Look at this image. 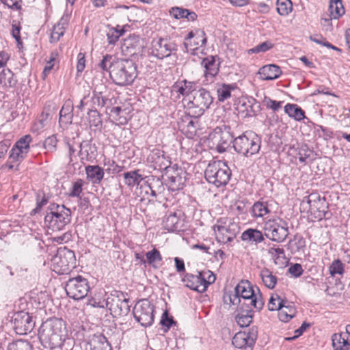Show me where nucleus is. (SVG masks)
Here are the masks:
<instances>
[{
  "label": "nucleus",
  "mask_w": 350,
  "mask_h": 350,
  "mask_svg": "<svg viewBox=\"0 0 350 350\" xmlns=\"http://www.w3.org/2000/svg\"><path fill=\"white\" fill-rule=\"evenodd\" d=\"M63 326L64 322L58 319H50L42 323L38 336L44 347L52 349L62 344Z\"/></svg>",
  "instance_id": "obj_1"
},
{
  "label": "nucleus",
  "mask_w": 350,
  "mask_h": 350,
  "mask_svg": "<svg viewBox=\"0 0 350 350\" xmlns=\"http://www.w3.org/2000/svg\"><path fill=\"white\" fill-rule=\"evenodd\" d=\"M113 82L120 86L129 85L137 77V66L129 59H117L113 70H109Z\"/></svg>",
  "instance_id": "obj_2"
},
{
  "label": "nucleus",
  "mask_w": 350,
  "mask_h": 350,
  "mask_svg": "<svg viewBox=\"0 0 350 350\" xmlns=\"http://www.w3.org/2000/svg\"><path fill=\"white\" fill-rule=\"evenodd\" d=\"M71 221V211L64 205L51 204L44 217L46 226L53 232L64 229Z\"/></svg>",
  "instance_id": "obj_3"
},
{
  "label": "nucleus",
  "mask_w": 350,
  "mask_h": 350,
  "mask_svg": "<svg viewBox=\"0 0 350 350\" xmlns=\"http://www.w3.org/2000/svg\"><path fill=\"white\" fill-rule=\"evenodd\" d=\"M213 101L210 92L204 88H200L185 99L184 106L190 116L198 118L204 113Z\"/></svg>",
  "instance_id": "obj_4"
},
{
  "label": "nucleus",
  "mask_w": 350,
  "mask_h": 350,
  "mask_svg": "<svg viewBox=\"0 0 350 350\" xmlns=\"http://www.w3.org/2000/svg\"><path fill=\"white\" fill-rule=\"evenodd\" d=\"M234 150L245 157L258 153L261 147V139L253 132H245L233 141Z\"/></svg>",
  "instance_id": "obj_5"
},
{
  "label": "nucleus",
  "mask_w": 350,
  "mask_h": 350,
  "mask_svg": "<svg viewBox=\"0 0 350 350\" xmlns=\"http://www.w3.org/2000/svg\"><path fill=\"white\" fill-rule=\"evenodd\" d=\"M204 176L209 183L218 187L228 183L231 170L225 162L220 160L213 161L207 165Z\"/></svg>",
  "instance_id": "obj_6"
},
{
  "label": "nucleus",
  "mask_w": 350,
  "mask_h": 350,
  "mask_svg": "<svg viewBox=\"0 0 350 350\" xmlns=\"http://www.w3.org/2000/svg\"><path fill=\"white\" fill-rule=\"evenodd\" d=\"M302 205L305 208H308V212L312 221L331 217L332 214L328 211V204L325 198H321L318 194L312 193L305 198Z\"/></svg>",
  "instance_id": "obj_7"
},
{
  "label": "nucleus",
  "mask_w": 350,
  "mask_h": 350,
  "mask_svg": "<svg viewBox=\"0 0 350 350\" xmlns=\"http://www.w3.org/2000/svg\"><path fill=\"white\" fill-rule=\"evenodd\" d=\"M256 290L258 294H256L255 290L247 280L241 281L235 287L237 295L244 300L243 304L247 305L250 308V310H252V308L260 310L264 305L258 287H256Z\"/></svg>",
  "instance_id": "obj_8"
},
{
  "label": "nucleus",
  "mask_w": 350,
  "mask_h": 350,
  "mask_svg": "<svg viewBox=\"0 0 350 350\" xmlns=\"http://www.w3.org/2000/svg\"><path fill=\"white\" fill-rule=\"evenodd\" d=\"M264 231L268 239L278 243L284 241L289 234L286 221L280 218L266 221Z\"/></svg>",
  "instance_id": "obj_9"
},
{
  "label": "nucleus",
  "mask_w": 350,
  "mask_h": 350,
  "mask_svg": "<svg viewBox=\"0 0 350 350\" xmlns=\"http://www.w3.org/2000/svg\"><path fill=\"white\" fill-rule=\"evenodd\" d=\"M65 291L70 298L81 299L88 295L90 291L88 281L81 275L70 278L66 284Z\"/></svg>",
  "instance_id": "obj_10"
},
{
  "label": "nucleus",
  "mask_w": 350,
  "mask_h": 350,
  "mask_svg": "<svg viewBox=\"0 0 350 350\" xmlns=\"http://www.w3.org/2000/svg\"><path fill=\"white\" fill-rule=\"evenodd\" d=\"M153 312V306L148 299L139 301L133 310L135 320L145 327L152 325L154 322Z\"/></svg>",
  "instance_id": "obj_11"
},
{
  "label": "nucleus",
  "mask_w": 350,
  "mask_h": 350,
  "mask_svg": "<svg viewBox=\"0 0 350 350\" xmlns=\"http://www.w3.org/2000/svg\"><path fill=\"white\" fill-rule=\"evenodd\" d=\"M187 172L177 164L172 165L165 172L166 185L172 191H178L183 188L186 181Z\"/></svg>",
  "instance_id": "obj_12"
},
{
  "label": "nucleus",
  "mask_w": 350,
  "mask_h": 350,
  "mask_svg": "<svg viewBox=\"0 0 350 350\" xmlns=\"http://www.w3.org/2000/svg\"><path fill=\"white\" fill-rule=\"evenodd\" d=\"M12 327L17 334L23 335L30 332L34 322L28 312L20 311L14 314L12 317Z\"/></svg>",
  "instance_id": "obj_13"
},
{
  "label": "nucleus",
  "mask_w": 350,
  "mask_h": 350,
  "mask_svg": "<svg viewBox=\"0 0 350 350\" xmlns=\"http://www.w3.org/2000/svg\"><path fill=\"white\" fill-rule=\"evenodd\" d=\"M129 299L122 292H116L107 299L109 309L118 315H126L130 310Z\"/></svg>",
  "instance_id": "obj_14"
},
{
  "label": "nucleus",
  "mask_w": 350,
  "mask_h": 350,
  "mask_svg": "<svg viewBox=\"0 0 350 350\" xmlns=\"http://www.w3.org/2000/svg\"><path fill=\"white\" fill-rule=\"evenodd\" d=\"M257 337V329L256 327H252L247 332H237L234 336L232 343L236 348L252 350Z\"/></svg>",
  "instance_id": "obj_15"
},
{
  "label": "nucleus",
  "mask_w": 350,
  "mask_h": 350,
  "mask_svg": "<svg viewBox=\"0 0 350 350\" xmlns=\"http://www.w3.org/2000/svg\"><path fill=\"white\" fill-rule=\"evenodd\" d=\"M176 46L170 40L155 38L152 41V54L158 59H163L170 56L176 51Z\"/></svg>",
  "instance_id": "obj_16"
},
{
  "label": "nucleus",
  "mask_w": 350,
  "mask_h": 350,
  "mask_svg": "<svg viewBox=\"0 0 350 350\" xmlns=\"http://www.w3.org/2000/svg\"><path fill=\"white\" fill-rule=\"evenodd\" d=\"M207 39L205 32L202 29H196L190 31L184 42L185 51L189 53L197 50L200 47L204 46L206 43Z\"/></svg>",
  "instance_id": "obj_17"
},
{
  "label": "nucleus",
  "mask_w": 350,
  "mask_h": 350,
  "mask_svg": "<svg viewBox=\"0 0 350 350\" xmlns=\"http://www.w3.org/2000/svg\"><path fill=\"white\" fill-rule=\"evenodd\" d=\"M53 261L59 267L58 272H67L75 267V254L71 250L59 252L53 258Z\"/></svg>",
  "instance_id": "obj_18"
},
{
  "label": "nucleus",
  "mask_w": 350,
  "mask_h": 350,
  "mask_svg": "<svg viewBox=\"0 0 350 350\" xmlns=\"http://www.w3.org/2000/svg\"><path fill=\"white\" fill-rule=\"evenodd\" d=\"M231 139L232 137L228 132L223 131L219 127L215 129L209 135V139L215 146V149L219 152H223L226 150Z\"/></svg>",
  "instance_id": "obj_19"
},
{
  "label": "nucleus",
  "mask_w": 350,
  "mask_h": 350,
  "mask_svg": "<svg viewBox=\"0 0 350 350\" xmlns=\"http://www.w3.org/2000/svg\"><path fill=\"white\" fill-rule=\"evenodd\" d=\"M201 64L204 68V75L206 79V83H212L214 81L215 77L219 72V64H216L213 56L204 58Z\"/></svg>",
  "instance_id": "obj_20"
},
{
  "label": "nucleus",
  "mask_w": 350,
  "mask_h": 350,
  "mask_svg": "<svg viewBox=\"0 0 350 350\" xmlns=\"http://www.w3.org/2000/svg\"><path fill=\"white\" fill-rule=\"evenodd\" d=\"M148 160L152 163L154 169L159 170H165L172 167L171 162L165 155L163 151L160 150H154L148 157Z\"/></svg>",
  "instance_id": "obj_21"
},
{
  "label": "nucleus",
  "mask_w": 350,
  "mask_h": 350,
  "mask_svg": "<svg viewBox=\"0 0 350 350\" xmlns=\"http://www.w3.org/2000/svg\"><path fill=\"white\" fill-rule=\"evenodd\" d=\"M197 88V83L194 81H189L186 79L176 82L173 86L174 92L179 93L184 96L183 103L185 104V99L191 96Z\"/></svg>",
  "instance_id": "obj_22"
},
{
  "label": "nucleus",
  "mask_w": 350,
  "mask_h": 350,
  "mask_svg": "<svg viewBox=\"0 0 350 350\" xmlns=\"http://www.w3.org/2000/svg\"><path fill=\"white\" fill-rule=\"evenodd\" d=\"M259 108L256 99L252 97L242 98L239 100L237 109L245 116L251 117L255 115L256 109Z\"/></svg>",
  "instance_id": "obj_23"
},
{
  "label": "nucleus",
  "mask_w": 350,
  "mask_h": 350,
  "mask_svg": "<svg viewBox=\"0 0 350 350\" xmlns=\"http://www.w3.org/2000/svg\"><path fill=\"white\" fill-rule=\"evenodd\" d=\"M216 239L218 242L227 243L233 241L235 238V233L229 227L216 224L213 226Z\"/></svg>",
  "instance_id": "obj_24"
},
{
  "label": "nucleus",
  "mask_w": 350,
  "mask_h": 350,
  "mask_svg": "<svg viewBox=\"0 0 350 350\" xmlns=\"http://www.w3.org/2000/svg\"><path fill=\"white\" fill-rule=\"evenodd\" d=\"M70 16L67 14H64L59 22L53 26L51 34V42H57L62 36H64L65 30L68 26Z\"/></svg>",
  "instance_id": "obj_25"
},
{
  "label": "nucleus",
  "mask_w": 350,
  "mask_h": 350,
  "mask_svg": "<svg viewBox=\"0 0 350 350\" xmlns=\"http://www.w3.org/2000/svg\"><path fill=\"white\" fill-rule=\"evenodd\" d=\"M182 281L185 283V286L190 289L199 293L205 291V286L202 283V282H204V279H200L199 274L195 275L191 273H187L182 279Z\"/></svg>",
  "instance_id": "obj_26"
},
{
  "label": "nucleus",
  "mask_w": 350,
  "mask_h": 350,
  "mask_svg": "<svg viewBox=\"0 0 350 350\" xmlns=\"http://www.w3.org/2000/svg\"><path fill=\"white\" fill-rule=\"evenodd\" d=\"M258 74L262 80H274L282 75V70L277 65L269 64L261 67Z\"/></svg>",
  "instance_id": "obj_27"
},
{
  "label": "nucleus",
  "mask_w": 350,
  "mask_h": 350,
  "mask_svg": "<svg viewBox=\"0 0 350 350\" xmlns=\"http://www.w3.org/2000/svg\"><path fill=\"white\" fill-rule=\"evenodd\" d=\"M87 179L93 184H99L104 177V170L99 165H88L85 167Z\"/></svg>",
  "instance_id": "obj_28"
},
{
  "label": "nucleus",
  "mask_w": 350,
  "mask_h": 350,
  "mask_svg": "<svg viewBox=\"0 0 350 350\" xmlns=\"http://www.w3.org/2000/svg\"><path fill=\"white\" fill-rule=\"evenodd\" d=\"M181 221L176 213H171L165 215L163 220V228L169 232L180 230L181 228Z\"/></svg>",
  "instance_id": "obj_29"
},
{
  "label": "nucleus",
  "mask_w": 350,
  "mask_h": 350,
  "mask_svg": "<svg viewBox=\"0 0 350 350\" xmlns=\"http://www.w3.org/2000/svg\"><path fill=\"white\" fill-rule=\"evenodd\" d=\"M79 148L78 156L82 162L90 161L92 159V156L91 154L94 153L93 149H95V147L92 144L90 140H83L79 142Z\"/></svg>",
  "instance_id": "obj_30"
},
{
  "label": "nucleus",
  "mask_w": 350,
  "mask_h": 350,
  "mask_svg": "<svg viewBox=\"0 0 350 350\" xmlns=\"http://www.w3.org/2000/svg\"><path fill=\"white\" fill-rule=\"evenodd\" d=\"M72 102L70 100H66L59 111V124L67 125L72 123Z\"/></svg>",
  "instance_id": "obj_31"
},
{
  "label": "nucleus",
  "mask_w": 350,
  "mask_h": 350,
  "mask_svg": "<svg viewBox=\"0 0 350 350\" xmlns=\"http://www.w3.org/2000/svg\"><path fill=\"white\" fill-rule=\"evenodd\" d=\"M242 241L249 243H258L264 241V237L260 230L249 228L245 230L241 237Z\"/></svg>",
  "instance_id": "obj_32"
},
{
  "label": "nucleus",
  "mask_w": 350,
  "mask_h": 350,
  "mask_svg": "<svg viewBox=\"0 0 350 350\" xmlns=\"http://www.w3.org/2000/svg\"><path fill=\"white\" fill-rule=\"evenodd\" d=\"M260 278L266 287L273 289L278 281V278L269 269L263 268L260 273Z\"/></svg>",
  "instance_id": "obj_33"
},
{
  "label": "nucleus",
  "mask_w": 350,
  "mask_h": 350,
  "mask_svg": "<svg viewBox=\"0 0 350 350\" xmlns=\"http://www.w3.org/2000/svg\"><path fill=\"white\" fill-rule=\"evenodd\" d=\"M124 183L133 187L135 185H139L141 181L144 179L142 175L139 174V170L130 171L124 173Z\"/></svg>",
  "instance_id": "obj_34"
},
{
  "label": "nucleus",
  "mask_w": 350,
  "mask_h": 350,
  "mask_svg": "<svg viewBox=\"0 0 350 350\" xmlns=\"http://www.w3.org/2000/svg\"><path fill=\"white\" fill-rule=\"evenodd\" d=\"M16 83L14 73L9 68H3L0 72V84L4 87H13Z\"/></svg>",
  "instance_id": "obj_35"
},
{
  "label": "nucleus",
  "mask_w": 350,
  "mask_h": 350,
  "mask_svg": "<svg viewBox=\"0 0 350 350\" xmlns=\"http://www.w3.org/2000/svg\"><path fill=\"white\" fill-rule=\"evenodd\" d=\"M284 111L289 117L293 118L297 121H301L305 118L304 111L295 104H287L284 107Z\"/></svg>",
  "instance_id": "obj_36"
},
{
  "label": "nucleus",
  "mask_w": 350,
  "mask_h": 350,
  "mask_svg": "<svg viewBox=\"0 0 350 350\" xmlns=\"http://www.w3.org/2000/svg\"><path fill=\"white\" fill-rule=\"evenodd\" d=\"M295 308L293 306H284L283 304L278 312V318L282 322H288L295 317Z\"/></svg>",
  "instance_id": "obj_37"
},
{
  "label": "nucleus",
  "mask_w": 350,
  "mask_h": 350,
  "mask_svg": "<svg viewBox=\"0 0 350 350\" xmlns=\"http://www.w3.org/2000/svg\"><path fill=\"white\" fill-rule=\"evenodd\" d=\"M270 213L267 202H256L252 206V213L255 217H262Z\"/></svg>",
  "instance_id": "obj_38"
},
{
  "label": "nucleus",
  "mask_w": 350,
  "mask_h": 350,
  "mask_svg": "<svg viewBox=\"0 0 350 350\" xmlns=\"http://www.w3.org/2000/svg\"><path fill=\"white\" fill-rule=\"evenodd\" d=\"M329 10L330 16L334 18H338L340 16L345 14V10L342 3L341 0H336L334 1H331Z\"/></svg>",
  "instance_id": "obj_39"
},
{
  "label": "nucleus",
  "mask_w": 350,
  "mask_h": 350,
  "mask_svg": "<svg viewBox=\"0 0 350 350\" xmlns=\"http://www.w3.org/2000/svg\"><path fill=\"white\" fill-rule=\"evenodd\" d=\"M345 334H334L332 337V345L334 350H346L347 340Z\"/></svg>",
  "instance_id": "obj_40"
},
{
  "label": "nucleus",
  "mask_w": 350,
  "mask_h": 350,
  "mask_svg": "<svg viewBox=\"0 0 350 350\" xmlns=\"http://www.w3.org/2000/svg\"><path fill=\"white\" fill-rule=\"evenodd\" d=\"M276 9L281 16H287L293 10V3L291 0H277Z\"/></svg>",
  "instance_id": "obj_41"
},
{
  "label": "nucleus",
  "mask_w": 350,
  "mask_h": 350,
  "mask_svg": "<svg viewBox=\"0 0 350 350\" xmlns=\"http://www.w3.org/2000/svg\"><path fill=\"white\" fill-rule=\"evenodd\" d=\"M146 262H148L154 268H157V263L160 262L162 260V256L161 255L160 252L155 248H154L151 251L148 252L146 254Z\"/></svg>",
  "instance_id": "obj_42"
},
{
  "label": "nucleus",
  "mask_w": 350,
  "mask_h": 350,
  "mask_svg": "<svg viewBox=\"0 0 350 350\" xmlns=\"http://www.w3.org/2000/svg\"><path fill=\"white\" fill-rule=\"evenodd\" d=\"M116 60L112 55H106L103 56V59L98 64L99 68L103 71L108 72L113 70V64L116 63Z\"/></svg>",
  "instance_id": "obj_43"
},
{
  "label": "nucleus",
  "mask_w": 350,
  "mask_h": 350,
  "mask_svg": "<svg viewBox=\"0 0 350 350\" xmlns=\"http://www.w3.org/2000/svg\"><path fill=\"white\" fill-rule=\"evenodd\" d=\"M90 346L92 345H90ZM90 350H112V348L107 338L103 335H100L93 347H90Z\"/></svg>",
  "instance_id": "obj_44"
},
{
  "label": "nucleus",
  "mask_w": 350,
  "mask_h": 350,
  "mask_svg": "<svg viewBox=\"0 0 350 350\" xmlns=\"http://www.w3.org/2000/svg\"><path fill=\"white\" fill-rule=\"evenodd\" d=\"M31 345L24 340H18L10 343L7 350H31Z\"/></svg>",
  "instance_id": "obj_45"
},
{
  "label": "nucleus",
  "mask_w": 350,
  "mask_h": 350,
  "mask_svg": "<svg viewBox=\"0 0 350 350\" xmlns=\"http://www.w3.org/2000/svg\"><path fill=\"white\" fill-rule=\"evenodd\" d=\"M107 100V98L103 95V92L101 91H97L96 89L93 91L92 102L94 108H96V107H104Z\"/></svg>",
  "instance_id": "obj_46"
},
{
  "label": "nucleus",
  "mask_w": 350,
  "mask_h": 350,
  "mask_svg": "<svg viewBox=\"0 0 350 350\" xmlns=\"http://www.w3.org/2000/svg\"><path fill=\"white\" fill-rule=\"evenodd\" d=\"M124 33V29H118L117 28H111L107 33V41L110 44H114L119 38Z\"/></svg>",
  "instance_id": "obj_47"
},
{
  "label": "nucleus",
  "mask_w": 350,
  "mask_h": 350,
  "mask_svg": "<svg viewBox=\"0 0 350 350\" xmlns=\"http://www.w3.org/2000/svg\"><path fill=\"white\" fill-rule=\"evenodd\" d=\"M283 303H284V301L281 299L277 294L272 295L268 303V308L271 311H279L281 307L283 306Z\"/></svg>",
  "instance_id": "obj_48"
},
{
  "label": "nucleus",
  "mask_w": 350,
  "mask_h": 350,
  "mask_svg": "<svg viewBox=\"0 0 350 350\" xmlns=\"http://www.w3.org/2000/svg\"><path fill=\"white\" fill-rule=\"evenodd\" d=\"M66 146L68 149V165L73 166L75 164L73 163V157L75 153L77 151V148H79V143L76 142L74 139L72 140L68 141L66 142Z\"/></svg>",
  "instance_id": "obj_49"
},
{
  "label": "nucleus",
  "mask_w": 350,
  "mask_h": 350,
  "mask_svg": "<svg viewBox=\"0 0 350 350\" xmlns=\"http://www.w3.org/2000/svg\"><path fill=\"white\" fill-rule=\"evenodd\" d=\"M312 153V151L306 144L301 145L297 152L299 161L302 163H306V159L310 157Z\"/></svg>",
  "instance_id": "obj_50"
},
{
  "label": "nucleus",
  "mask_w": 350,
  "mask_h": 350,
  "mask_svg": "<svg viewBox=\"0 0 350 350\" xmlns=\"http://www.w3.org/2000/svg\"><path fill=\"white\" fill-rule=\"evenodd\" d=\"M273 47V44L269 41H265L262 42L257 46L249 49L247 53H265Z\"/></svg>",
  "instance_id": "obj_51"
},
{
  "label": "nucleus",
  "mask_w": 350,
  "mask_h": 350,
  "mask_svg": "<svg viewBox=\"0 0 350 350\" xmlns=\"http://www.w3.org/2000/svg\"><path fill=\"white\" fill-rule=\"evenodd\" d=\"M232 88L230 85L223 84L217 89V96L219 101H224L231 96Z\"/></svg>",
  "instance_id": "obj_52"
},
{
  "label": "nucleus",
  "mask_w": 350,
  "mask_h": 350,
  "mask_svg": "<svg viewBox=\"0 0 350 350\" xmlns=\"http://www.w3.org/2000/svg\"><path fill=\"white\" fill-rule=\"evenodd\" d=\"M199 275L200 276V279H204V282H202V283L205 286V291L206 290L208 286L213 283L215 280V275L212 271L209 270L199 272Z\"/></svg>",
  "instance_id": "obj_53"
},
{
  "label": "nucleus",
  "mask_w": 350,
  "mask_h": 350,
  "mask_svg": "<svg viewBox=\"0 0 350 350\" xmlns=\"http://www.w3.org/2000/svg\"><path fill=\"white\" fill-rule=\"evenodd\" d=\"M88 119L90 126H98L101 125L102 120L99 112L95 109H91L88 112Z\"/></svg>",
  "instance_id": "obj_54"
},
{
  "label": "nucleus",
  "mask_w": 350,
  "mask_h": 350,
  "mask_svg": "<svg viewBox=\"0 0 350 350\" xmlns=\"http://www.w3.org/2000/svg\"><path fill=\"white\" fill-rule=\"evenodd\" d=\"M31 142V137L27 135L21 138L15 144L14 147L23 150V152H28L29 149V144Z\"/></svg>",
  "instance_id": "obj_55"
},
{
  "label": "nucleus",
  "mask_w": 350,
  "mask_h": 350,
  "mask_svg": "<svg viewBox=\"0 0 350 350\" xmlns=\"http://www.w3.org/2000/svg\"><path fill=\"white\" fill-rule=\"evenodd\" d=\"M262 103L267 108L277 111L282 108L283 102L272 100L271 98L265 96Z\"/></svg>",
  "instance_id": "obj_56"
},
{
  "label": "nucleus",
  "mask_w": 350,
  "mask_h": 350,
  "mask_svg": "<svg viewBox=\"0 0 350 350\" xmlns=\"http://www.w3.org/2000/svg\"><path fill=\"white\" fill-rule=\"evenodd\" d=\"M329 273L334 276L336 274H342L344 272V265L339 260L333 261L329 268Z\"/></svg>",
  "instance_id": "obj_57"
},
{
  "label": "nucleus",
  "mask_w": 350,
  "mask_h": 350,
  "mask_svg": "<svg viewBox=\"0 0 350 350\" xmlns=\"http://www.w3.org/2000/svg\"><path fill=\"white\" fill-rule=\"evenodd\" d=\"M83 183L84 181L82 179H78L74 182L69 196L70 197H79L83 190Z\"/></svg>",
  "instance_id": "obj_58"
},
{
  "label": "nucleus",
  "mask_w": 350,
  "mask_h": 350,
  "mask_svg": "<svg viewBox=\"0 0 350 350\" xmlns=\"http://www.w3.org/2000/svg\"><path fill=\"white\" fill-rule=\"evenodd\" d=\"M57 142L55 135L49 136L44 142V148L49 152H54L56 150Z\"/></svg>",
  "instance_id": "obj_59"
},
{
  "label": "nucleus",
  "mask_w": 350,
  "mask_h": 350,
  "mask_svg": "<svg viewBox=\"0 0 350 350\" xmlns=\"http://www.w3.org/2000/svg\"><path fill=\"white\" fill-rule=\"evenodd\" d=\"M236 321L241 327H247L252 321L251 314H238L236 317Z\"/></svg>",
  "instance_id": "obj_60"
},
{
  "label": "nucleus",
  "mask_w": 350,
  "mask_h": 350,
  "mask_svg": "<svg viewBox=\"0 0 350 350\" xmlns=\"http://www.w3.org/2000/svg\"><path fill=\"white\" fill-rule=\"evenodd\" d=\"M26 154V152H23V150L14 146L10 152V159L12 161H20L25 157Z\"/></svg>",
  "instance_id": "obj_61"
},
{
  "label": "nucleus",
  "mask_w": 350,
  "mask_h": 350,
  "mask_svg": "<svg viewBox=\"0 0 350 350\" xmlns=\"http://www.w3.org/2000/svg\"><path fill=\"white\" fill-rule=\"evenodd\" d=\"M122 111V109L120 107H114L111 109V116L118 122V124H124L126 123V120L125 118L120 116Z\"/></svg>",
  "instance_id": "obj_62"
},
{
  "label": "nucleus",
  "mask_w": 350,
  "mask_h": 350,
  "mask_svg": "<svg viewBox=\"0 0 350 350\" xmlns=\"http://www.w3.org/2000/svg\"><path fill=\"white\" fill-rule=\"evenodd\" d=\"M160 323L163 326L166 327L165 331L168 330L173 324H175V321L173 320L172 317H170L168 312L165 311L162 314Z\"/></svg>",
  "instance_id": "obj_63"
},
{
  "label": "nucleus",
  "mask_w": 350,
  "mask_h": 350,
  "mask_svg": "<svg viewBox=\"0 0 350 350\" xmlns=\"http://www.w3.org/2000/svg\"><path fill=\"white\" fill-rule=\"evenodd\" d=\"M187 13V9L175 7L172 8L170 14L175 18H184L186 17V14Z\"/></svg>",
  "instance_id": "obj_64"
}]
</instances>
